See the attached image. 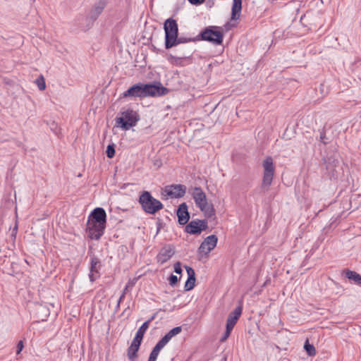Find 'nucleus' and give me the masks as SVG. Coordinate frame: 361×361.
<instances>
[{"label":"nucleus","instance_id":"nucleus-25","mask_svg":"<svg viewBox=\"0 0 361 361\" xmlns=\"http://www.w3.org/2000/svg\"><path fill=\"white\" fill-rule=\"evenodd\" d=\"M165 346V345L159 341V342L156 344V345L153 348L152 352L150 353V355L154 356L157 358L160 350Z\"/></svg>","mask_w":361,"mask_h":361},{"label":"nucleus","instance_id":"nucleus-10","mask_svg":"<svg viewBox=\"0 0 361 361\" xmlns=\"http://www.w3.org/2000/svg\"><path fill=\"white\" fill-rule=\"evenodd\" d=\"M217 241L218 238L216 235H211L207 236L199 247V252L207 255L216 247Z\"/></svg>","mask_w":361,"mask_h":361},{"label":"nucleus","instance_id":"nucleus-44","mask_svg":"<svg viewBox=\"0 0 361 361\" xmlns=\"http://www.w3.org/2000/svg\"><path fill=\"white\" fill-rule=\"evenodd\" d=\"M121 302H119V300H118V302H117V305H116V308H119L120 307V304H121Z\"/></svg>","mask_w":361,"mask_h":361},{"label":"nucleus","instance_id":"nucleus-7","mask_svg":"<svg viewBox=\"0 0 361 361\" xmlns=\"http://www.w3.org/2000/svg\"><path fill=\"white\" fill-rule=\"evenodd\" d=\"M262 166L264 168V175L262 187L268 188L272 183L275 171L273 159L271 157H267L264 160Z\"/></svg>","mask_w":361,"mask_h":361},{"label":"nucleus","instance_id":"nucleus-39","mask_svg":"<svg viewBox=\"0 0 361 361\" xmlns=\"http://www.w3.org/2000/svg\"><path fill=\"white\" fill-rule=\"evenodd\" d=\"M205 0H188L192 5H200L204 2Z\"/></svg>","mask_w":361,"mask_h":361},{"label":"nucleus","instance_id":"nucleus-45","mask_svg":"<svg viewBox=\"0 0 361 361\" xmlns=\"http://www.w3.org/2000/svg\"><path fill=\"white\" fill-rule=\"evenodd\" d=\"M159 230H160V227L158 226V228H157V233L159 231Z\"/></svg>","mask_w":361,"mask_h":361},{"label":"nucleus","instance_id":"nucleus-13","mask_svg":"<svg viewBox=\"0 0 361 361\" xmlns=\"http://www.w3.org/2000/svg\"><path fill=\"white\" fill-rule=\"evenodd\" d=\"M102 267L101 261L97 257L93 255L90 261V279L92 282L94 281L99 277V270Z\"/></svg>","mask_w":361,"mask_h":361},{"label":"nucleus","instance_id":"nucleus-21","mask_svg":"<svg viewBox=\"0 0 361 361\" xmlns=\"http://www.w3.org/2000/svg\"><path fill=\"white\" fill-rule=\"evenodd\" d=\"M326 169L334 173L335 168L338 165L339 161L334 157H330L327 158L326 161Z\"/></svg>","mask_w":361,"mask_h":361},{"label":"nucleus","instance_id":"nucleus-4","mask_svg":"<svg viewBox=\"0 0 361 361\" xmlns=\"http://www.w3.org/2000/svg\"><path fill=\"white\" fill-rule=\"evenodd\" d=\"M197 39L207 41L215 45H221L224 39L223 28L212 25L206 27L197 37Z\"/></svg>","mask_w":361,"mask_h":361},{"label":"nucleus","instance_id":"nucleus-27","mask_svg":"<svg viewBox=\"0 0 361 361\" xmlns=\"http://www.w3.org/2000/svg\"><path fill=\"white\" fill-rule=\"evenodd\" d=\"M35 83L39 90H44L46 88L45 80L42 75H39L36 80Z\"/></svg>","mask_w":361,"mask_h":361},{"label":"nucleus","instance_id":"nucleus-6","mask_svg":"<svg viewBox=\"0 0 361 361\" xmlns=\"http://www.w3.org/2000/svg\"><path fill=\"white\" fill-rule=\"evenodd\" d=\"M165 32V48L169 49L173 47L176 39L178 35V25L176 20L170 18L164 23Z\"/></svg>","mask_w":361,"mask_h":361},{"label":"nucleus","instance_id":"nucleus-16","mask_svg":"<svg viewBox=\"0 0 361 361\" xmlns=\"http://www.w3.org/2000/svg\"><path fill=\"white\" fill-rule=\"evenodd\" d=\"M242 10V0H233L232 8H231V16L232 20H236L239 19Z\"/></svg>","mask_w":361,"mask_h":361},{"label":"nucleus","instance_id":"nucleus-33","mask_svg":"<svg viewBox=\"0 0 361 361\" xmlns=\"http://www.w3.org/2000/svg\"><path fill=\"white\" fill-rule=\"evenodd\" d=\"M232 329H230L226 327V331L224 332L223 336L221 338V341H225L230 336Z\"/></svg>","mask_w":361,"mask_h":361},{"label":"nucleus","instance_id":"nucleus-5","mask_svg":"<svg viewBox=\"0 0 361 361\" xmlns=\"http://www.w3.org/2000/svg\"><path fill=\"white\" fill-rule=\"evenodd\" d=\"M120 114L121 116L116 118V123L118 127L125 130L135 126L137 122L140 120L138 114L132 109L121 111Z\"/></svg>","mask_w":361,"mask_h":361},{"label":"nucleus","instance_id":"nucleus-46","mask_svg":"<svg viewBox=\"0 0 361 361\" xmlns=\"http://www.w3.org/2000/svg\"><path fill=\"white\" fill-rule=\"evenodd\" d=\"M360 328H361V326H360Z\"/></svg>","mask_w":361,"mask_h":361},{"label":"nucleus","instance_id":"nucleus-36","mask_svg":"<svg viewBox=\"0 0 361 361\" xmlns=\"http://www.w3.org/2000/svg\"><path fill=\"white\" fill-rule=\"evenodd\" d=\"M174 271L178 274H180L182 273V268H181L180 262H177L176 263H175Z\"/></svg>","mask_w":361,"mask_h":361},{"label":"nucleus","instance_id":"nucleus-38","mask_svg":"<svg viewBox=\"0 0 361 361\" xmlns=\"http://www.w3.org/2000/svg\"><path fill=\"white\" fill-rule=\"evenodd\" d=\"M23 346H24V345H23V341H20L18 343V344H17V351H16V353H17V354H19V353L22 351V350H23Z\"/></svg>","mask_w":361,"mask_h":361},{"label":"nucleus","instance_id":"nucleus-31","mask_svg":"<svg viewBox=\"0 0 361 361\" xmlns=\"http://www.w3.org/2000/svg\"><path fill=\"white\" fill-rule=\"evenodd\" d=\"M185 268L186 269V271H187V274L188 276V278H190V279H195V273L194 269L192 267H188V266H185Z\"/></svg>","mask_w":361,"mask_h":361},{"label":"nucleus","instance_id":"nucleus-14","mask_svg":"<svg viewBox=\"0 0 361 361\" xmlns=\"http://www.w3.org/2000/svg\"><path fill=\"white\" fill-rule=\"evenodd\" d=\"M243 308L241 306H238L235 308V310L231 312L226 320V327L233 329L234 326L235 325L237 321L242 314Z\"/></svg>","mask_w":361,"mask_h":361},{"label":"nucleus","instance_id":"nucleus-32","mask_svg":"<svg viewBox=\"0 0 361 361\" xmlns=\"http://www.w3.org/2000/svg\"><path fill=\"white\" fill-rule=\"evenodd\" d=\"M178 281V278L177 276L171 274L169 278V284L171 286H174Z\"/></svg>","mask_w":361,"mask_h":361},{"label":"nucleus","instance_id":"nucleus-29","mask_svg":"<svg viewBox=\"0 0 361 361\" xmlns=\"http://www.w3.org/2000/svg\"><path fill=\"white\" fill-rule=\"evenodd\" d=\"M142 339V337L135 334V336L134 337L130 345L140 348Z\"/></svg>","mask_w":361,"mask_h":361},{"label":"nucleus","instance_id":"nucleus-26","mask_svg":"<svg viewBox=\"0 0 361 361\" xmlns=\"http://www.w3.org/2000/svg\"><path fill=\"white\" fill-rule=\"evenodd\" d=\"M197 40V38H191V37H178L176 39V42H174L173 47L183 43H187L190 42H195Z\"/></svg>","mask_w":361,"mask_h":361},{"label":"nucleus","instance_id":"nucleus-22","mask_svg":"<svg viewBox=\"0 0 361 361\" xmlns=\"http://www.w3.org/2000/svg\"><path fill=\"white\" fill-rule=\"evenodd\" d=\"M154 317H155V316L154 315L151 318H149L148 320L142 324V326L138 329V330L135 334L143 338L146 331L149 328L150 322L154 319Z\"/></svg>","mask_w":361,"mask_h":361},{"label":"nucleus","instance_id":"nucleus-23","mask_svg":"<svg viewBox=\"0 0 361 361\" xmlns=\"http://www.w3.org/2000/svg\"><path fill=\"white\" fill-rule=\"evenodd\" d=\"M139 348L137 347H134L133 345H130L127 350V356L130 361H135L137 357V352Z\"/></svg>","mask_w":361,"mask_h":361},{"label":"nucleus","instance_id":"nucleus-18","mask_svg":"<svg viewBox=\"0 0 361 361\" xmlns=\"http://www.w3.org/2000/svg\"><path fill=\"white\" fill-rule=\"evenodd\" d=\"M182 331L181 326H176L170 330L164 337L159 340L162 342L165 345L169 342V341L175 336L180 334Z\"/></svg>","mask_w":361,"mask_h":361},{"label":"nucleus","instance_id":"nucleus-17","mask_svg":"<svg viewBox=\"0 0 361 361\" xmlns=\"http://www.w3.org/2000/svg\"><path fill=\"white\" fill-rule=\"evenodd\" d=\"M185 232L190 234H200L202 229L200 228L198 220H193L188 223L185 228Z\"/></svg>","mask_w":361,"mask_h":361},{"label":"nucleus","instance_id":"nucleus-30","mask_svg":"<svg viewBox=\"0 0 361 361\" xmlns=\"http://www.w3.org/2000/svg\"><path fill=\"white\" fill-rule=\"evenodd\" d=\"M196 279H190V278H188V280L186 281L185 283V290H192L195 286Z\"/></svg>","mask_w":361,"mask_h":361},{"label":"nucleus","instance_id":"nucleus-1","mask_svg":"<svg viewBox=\"0 0 361 361\" xmlns=\"http://www.w3.org/2000/svg\"><path fill=\"white\" fill-rule=\"evenodd\" d=\"M169 92V90L164 87L159 82L154 84L137 83L124 92L123 97H160L166 95Z\"/></svg>","mask_w":361,"mask_h":361},{"label":"nucleus","instance_id":"nucleus-2","mask_svg":"<svg viewBox=\"0 0 361 361\" xmlns=\"http://www.w3.org/2000/svg\"><path fill=\"white\" fill-rule=\"evenodd\" d=\"M106 224V213L102 207L94 209L88 216L86 231L90 238L99 240L104 234Z\"/></svg>","mask_w":361,"mask_h":361},{"label":"nucleus","instance_id":"nucleus-42","mask_svg":"<svg viewBox=\"0 0 361 361\" xmlns=\"http://www.w3.org/2000/svg\"><path fill=\"white\" fill-rule=\"evenodd\" d=\"M207 4L209 7H212L214 4V0H208Z\"/></svg>","mask_w":361,"mask_h":361},{"label":"nucleus","instance_id":"nucleus-8","mask_svg":"<svg viewBox=\"0 0 361 361\" xmlns=\"http://www.w3.org/2000/svg\"><path fill=\"white\" fill-rule=\"evenodd\" d=\"M186 186L182 184H172L165 186L164 194L170 198H180L186 192Z\"/></svg>","mask_w":361,"mask_h":361},{"label":"nucleus","instance_id":"nucleus-41","mask_svg":"<svg viewBox=\"0 0 361 361\" xmlns=\"http://www.w3.org/2000/svg\"><path fill=\"white\" fill-rule=\"evenodd\" d=\"M224 27H225V29H226V30H230V29H231V24L230 23H226L225 24Z\"/></svg>","mask_w":361,"mask_h":361},{"label":"nucleus","instance_id":"nucleus-9","mask_svg":"<svg viewBox=\"0 0 361 361\" xmlns=\"http://www.w3.org/2000/svg\"><path fill=\"white\" fill-rule=\"evenodd\" d=\"M106 6L104 0H99L97 2L90 11L89 14L86 18L88 21V25H92L93 23L99 18L100 14L103 12Z\"/></svg>","mask_w":361,"mask_h":361},{"label":"nucleus","instance_id":"nucleus-28","mask_svg":"<svg viewBox=\"0 0 361 361\" xmlns=\"http://www.w3.org/2000/svg\"><path fill=\"white\" fill-rule=\"evenodd\" d=\"M106 153L108 158H113L115 155V145L114 144L109 145Z\"/></svg>","mask_w":361,"mask_h":361},{"label":"nucleus","instance_id":"nucleus-15","mask_svg":"<svg viewBox=\"0 0 361 361\" xmlns=\"http://www.w3.org/2000/svg\"><path fill=\"white\" fill-rule=\"evenodd\" d=\"M173 255L174 251L172 248L164 247L157 255V261L163 264L166 262Z\"/></svg>","mask_w":361,"mask_h":361},{"label":"nucleus","instance_id":"nucleus-11","mask_svg":"<svg viewBox=\"0 0 361 361\" xmlns=\"http://www.w3.org/2000/svg\"><path fill=\"white\" fill-rule=\"evenodd\" d=\"M192 197L197 207H199L200 209H202L204 206L208 204L206 195L200 187H195L194 188Z\"/></svg>","mask_w":361,"mask_h":361},{"label":"nucleus","instance_id":"nucleus-3","mask_svg":"<svg viewBox=\"0 0 361 361\" xmlns=\"http://www.w3.org/2000/svg\"><path fill=\"white\" fill-rule=\"evenodd\" d=\"M138 202L141 205L142 210L149 214H155L164 207L163 204L147 190H144L140 193Z\"/></svg>","mask_w":361,"mask_h":361},{"label":"nucleus","instance_id":"nucleus-24","mask_svg":"<svg viewBox=\"0 0 361 361\" xmlns=\"http://www.w3.org/2000/svg\"><path fill=\"white\" fill-rule=\"evenodd\" d=\"M304 348L306 350L307 353L310 356H314L316 354V349L312 344L309 343L308 340H306L304 344Z\"/></svg>","mask_w":361,"mask_h":361},{"label":"nucleus","instance_id":"nucleus-34","mask_svg":"<svg viewBox=\"0 0 361 361\" xmlns=\"http://www.w3.org/2000/svg\"><path fill=\"white\" fill-rule=\"evenodd\" d=\"M200 228L202 231H204L207 228V221L206 219L204 220H198Z\"/></svg>","mask_w":361,"mask_h":361},{"label":"nucleus","instance_id":"nucleus-40","mask_svg":"<svg viewBox=\"0 0 361 361\" xmlns=\"http://www.w3.org/2000/svg\"><path fill=\"white\" fill-rule=\"evenodd\" d=\"M17 231H18V226H17V224H16V226H14V228L12 231V236L13 237L16 238Z\"/></svg>","mask_w":361,"mask_h":361},{"label":"nucleus","instance_id":"nucleus-35","mask_svg":"<svg viewBox=\"0 0 361 361\" xmlns=\"http://www.w3.org/2000/svg\"><path fill=\"white\" fill-rule=\"evenodd\" d=\"M327 140H328V138L326 137L325 131L322 130L320 133V136H319L320 142H322L324 144H326L327 143Z\"/></svg>","mask_w":361,"mask_h":361},{"label":"nucleus","instance_id":"nucleus-43","mask_svg":"<svg viewBox=\"0 0 361 361\" xmlns=\"http://www.w3.org/2000/svg\"><path fill=\"white\" fill-rule=\"evenodd\" d=\"M157 360V357H154V356H152L149 355V359H148V361H156Z\"/></svg>","mask_w":361,"mask_h":361},{"label":"nucleus","instance_id":"nucleus-19","mask_svg":"<svg viewBox=\"0 0 361 361\" xmlns=\"http://www.w3.org/2000/svg\"><path fill=\"white\" fill-rule=\"evenodd\" d=\"M345 277L349 280L353 281L355 284L361 286V275L356 271L349 269L344 270Z\"/></svg>","mask_w":361,"mask_h":361},{"label":"nucleus","instance_id":"nucleus-37","mask_svg":"<svg viewBox=\"0 0 361 361\" xmlns=\"http://www.w3.org/2000/svg\"><path fill=\"white\" fill-rule=\"evenodd\" d=\"M130 285L133 286V283H131L130 282H128V283L126 285L124 290H123L121 295L119 298V302H122L123 300V299L125 298V295L126 293V291L128 290Z\"/></svg>","mask_w":361,"mask_h":361},{"label":"nucleus","instance_id":"nucleus-12","mask_svg":"<svg viewBox=\"0 0 361 361\" xmlns=\"http://www.w3.org/2000/svg\"><path fill=\"white\" fill-rule=\"evenodd\" d=\"M178 221L180 225H185L190 219L188 205L185 202L181 203L177 209Z\"/></svg>","mask_w":361,"mask_h":361},{"label":"nucleus","instance_id":"nucleus-20","mask_svg":"<svg viewBox=\"0 0 361 361\" xmlns=\"http://www.w3.org/2000/svg\"><path fill=\"white\" fill-rule=\"evenodd\" d=\"M204 214L205 217L208 219H215V210L212 204H207L204 206L202 209H200Z\"/></svg>","mask_w":361,"mask_h":361}]
</instances>
